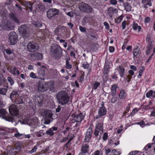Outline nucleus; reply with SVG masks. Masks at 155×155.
<instances>
[{
	"mask_svg": "<svg viewBox=\"0 0 155 155\" xmlns=\"http://www.w3.org/2000/svg\"><path fill=\"white\" fill-rule=\"evenodd\" d=\"M51 54L56 59H59L62 55V50L57 45H54L50 50Z\"/></svg>",
	"mask_w": 155,
	"mask_h": 155,
	"instance_id": "1",
	"label": "nucleus"
},
{
	"mask_svg": "<svg viewBox=\"0 0 155 155\" xmlns=\"http://www.w3.org/2000/svg\"><path fill=\"white\" fill-rule=\"evenodd\" d=\"M57 98L59 104L64 105L69 101V97L68 94L65 91L59 92L57 94Z\"/></svg>",
	"mask_w": 155,
	"mask_h": 155,
	"instance_id": "2",
	"label": "nucleus"
},
{
	"mask_svg": "<svg viewBox=\"0 0 155 155\" xmlns=\"http://www.w3.org/2000/svg\"><path fill=\"white\" fill-rule=\"evenodd\" d=\"M41 115L44 117V123L45 124H49L53 120L52 117L53 114L51 110L48 109L44 110L41 112Z\"/></svg>",
	"mask_w": 155,
	"mask_h": 155,
	"instance_id": "3",
	"label": "nucleus"
},
{
	"mask_svg": "<svg viewBox=\"0 0 155 155\" xmlns=\"http://www.w3.org/2000/svg\"><path fill=\"white\" fill-rule=\"evenodd\" d=\"M19 31L24 38H27L30 35V29L26 25H22L18 28Z\"/></svg>",
	"mask_w": 155,
	"mask_h": 155,
	"instance_id": "4",
	"label": "nucleus"
},
{
	"mask_svg": "<svg viewBox=\"0 0 155 155\" xmlns=\"http://www.w3.org/2000/svg\"><path fill=\"white\" fill-rule=\"evenodd\" d=\"M10 98L12 101L16 104H19L23 102V99L16 91H13L12 92L10 95Z\"/></svg>",
	"mask_w": 155,
	"mask_h": 155,
	"instance_id": "5",
	"label": "nucleus"
},
{
	"mask_svg": "<svg viewBox=\"0 0 155 155\" xmlns=\"http://www.w3.org/2000/svg\"><path fill=\"white\" fill-rule=\"evenodd\" d=\"M78 8L81 11L88 14L91 13L93 10V8L89 5L83 3L80 4Z\"/></svg>",
	"mask_w": 155,
	"mask_h": 155,
	"instance_id": "6",
	"label": "nucleus"
},
{
	"mask_svg": "<svg viewBox=\"0 0 155 155\" xmlns=\"http://www.w3.org/2000/svg\"><path fill=\"white\" fill-rule=\"evenodd\" d=\"M0 26L2 29L7 30H12L14 28L13 24L7 20H2L1 23L0 24Z\"/></svg>",
	"mask_w": 155,
	"mask_h": 155,
	"instance_id": "7",
	"label": "nucleus"
},
{
	"mask_svg": "<svg viewBox=\"0 0 155 155\" xmlns=\"http://www.w3.org/2000/svg\"><path fill=\"white\" fill-rule=\"evenodd\" d=\"M27 47L28 51L30 52H33L39 49L38 45L33 42H28Z\"/></svg>",
	"mask_w": 155,
	"mask_h": 155,
	"instance_id": "8",
	"label": "nucleus"
},
{
	"mask_svg": "<svg viewBox=\"0 0 155 155\" xmlns=\"http://www.w3.org/2000/svg\"><path fill=\"white\" fill-rule=\"evenodd\" d=\"M9 42L11 45H15L16 43L17 36L14 31L11 32L9 34Z\"/></svg>",
	"mask_w": 155,
	"mask_h": 155,
	"instance_id": "9",
	"label": "nucleus"
},
{
	"mask_svg": "<svg viewBox=\"0 0 155 155\" xmlns=\"http://www.w3.org/2000/svg\"><path fill=\"white\" fill-rule=\"evenodd\" d=\"M47 82L43 83L39 81L38 83V91L39 92H43L47 91L48 90V85Z\"/></svg>",
	"mask_w": 155,
	"mask_h": 155,
	"instance_id": "10",
	"label": "nucleus"
},
{
	"mask_svg": "<svg viewBox=\"0 0 155 155\" xmlns=\"http://www.w3.org/2000/svg\"><path fill=\"white\" fill-rule=\"evenodd\" d=\"M59 11L55 8L49 9L47 12V16L49 18H50L59 14Z\"/></svg>",
	"mask_w": 155,
	"mask_h": 155,
	"instance_id": "11",
	"label": "nucleus"
},
{
	"mask_svg": "<svg viewBox=\"0 0 155 155\" xmlns=\"http://www.w3.org/2000/svg\"><path fill=\"white\" fill-rule=\"evenodd\" d=\"M103 123H98L96 125L94 134L96 136H98L99 134H102L103 132Z\"/></svg>",
	"mask_w": 155,
	"mask_h": 155,
	"instance_id": "12",
	"label": "nucleus"
},
{
	"mask_svg": "<svg viewBox=\"0 0 155 155\" xmlns=\"http://www.w3.org/2000/svg\"><path fill=\"white\" fill-rule=\"evenodd\" d=\"M9 111L11 115L13 116H17L19 114L18 108L15 105H12L9 108Z\"/></svg>",
	"mask_w": 155,
	"mask_h": 155,
	"instance_id": "13",
	"label": "nucleus"
},
{
	"mask_svg": "<svg viewBox=\"0 0 155 155\" xmlns=\"http://www.w3.org/2000/svg\"><path fill=\"white\" fill-rule=\"evenodd\" d=\"M30 55L33 60H41L43 58L42 55L38 52L31 54Z\"/></svg>",
	"mask_w": 155,
	"mask_h": 155,
	"instance_id": "14",
	"label": "nucleus"
},
{
	"mask_svg": "<svg viewBox=\"0 0 155 155\" xmlns=\"http://www.w3.org/2000/svg\"><path fill=\"white\" fill-rule=\"evenodd\" d=\"M92 132V129L91 127H89L87 130L85 138V141L86 142L88 141L91 139Z\"/></svg>",
	"mask_w": 155,
	"mask_h": 155,
	"instance_id": "15",
	"label": "nucleus"
},
{
	"mask_svg": "<svg viewBox=\"0 0 155 155\" xmlns=\"http://www.w3.org/2000/svg\"><path fill=\"white\" fill-rule=\"evenodd\" d=\"M74 120L77 122H80L84 119V116L82 113H80L77 115H73Z\"/></svg>",
	"mask_w": 155,
	"mask_h": 155,
	"instance_id": "16",
	"label": "nucleus"
},
{
	"mask_svg": "<svg viewBox=\"0 0 155 155\" xmlns=\"http://www.w3.org/2000/svg\"><path fill=\"white\" fill-rule=\"evenodd\" d=\"M117 12L118 10L116 8H114L112 7H109L107 9V13L111 18L114 14H117Z\"/></svg>",
	"mask_w": 155,
	"mask_h": 155,
	"instance_id": "17",
	"label": "nucleus"
},
{
	"mask_svg": "<svg viewBox=\"0 0 155 155\" xmlns=\"http://www.w3.org/2000/svg\"><path fill=\"white\" fill-rule=\"evenodd\" d=\"M35 102L38 104L39 106H41L43 104V97L42 95L36 97L35 99Z\"/></svg>",
	"mask_w": 155,
	"mask_h": 155,
	"instance_id": "18",
	"label": "nucleus"
},
{
	"mask_svg": "<svg viewBox=\"0 0 155 155\" xmlns=\"http://www.w3.org/2000/svg\"><path fill=\"white\" fill-rule=\"evenodd\" d=\"M58 128L56 127H53L50 128L46 132V134L50 136H52L54 134V131H56L58 130Z\"/></svg>",
	"mask_w": 155,
	"mask_h": 155,
	"instance_id": "19",
	"label": "nucleus"
},
{
	"mask_svg": "<svg viewBox=\"0 0 155 155\" xmlns=\"http://www.w3.org/2000/svg\"><path fill=\"white\" fill-rule=\"evenodd\" d=\"M107 111L104 107H101L98 111L99 116L100 117L105 115L106 114Z\"/></svg>",
	"mask_w": 155,
	"mask_h": 155,
	"instance_id": "20",
	"label": "nucleus"
},
{
	"mask_svg": "<svg viewBox=\"0 0 155 155\" xmlns=\"http://www.w3.org/2000/svg\"><path fill=\"white\" fill-rule=\"evenodd\" d=\"M37 122V120L36 118H33L31 120H28L27 124L29 125L32 126L35 125Z\"/></svg>",
	"mask_w": 155,
	"mask_h": 155,
	"instance_id": "21",
	"label": "nucleus"
},
{
	"mask_svg": "<svg viewBox=\"0 0 155 155\" xmlns=\"http://www.w3.org/2000/svg\"><path fill=\"white\" fill-rule=\"evenodd\" d=\"M63 31V29L62 27L61 26H58L55 30L54 32L55 35L59 36L61 35V32H62Z\"/></svg>",
	"mask_w": 155,
	"mask_h": 155,
	"instance_id": "22",
	"label": "nucleus"
},
{
	"mask_svg": "<svg viewBox=\"0 0 155 155\" xmlns=\"http://www.w3.org/2000/svg\"><path fill=\"white\" fill-rule=\"evenodd\" d=\"M10 17L11 19L13 20L15 22L17 23H19V20L16 15L11 13L10 15Z\"/></svg>",
	"mask_w": 155,
	"mask_h": 155,
	"instance_id": "23",
	"label": "nucleus"
},
{
	"mask_svg": "<svg viewBox=\"0 0 155 155\" xmlns=\"http://www.w3.org/2000/svg\"><path fill=\"white\" fill-rule=\"evenodd\" d=\"M45 70L44 69H41L39 70L38 74L39 75V76L40 77V79L43 80H44V79L42 78H44L45 76Z\"/></svg>",
	"mask_w": 155,
	"mask_h": 155,
	"instance_id": "24",
	"label": "nucleus"
},
{
	"mask_svg": "<svg viewBox=\"0 0 155 155\" xmlns=\"http://www.w3.org/2000/svg\"><path fill=\"white\" fill-rule=\"evenodd\" d=\"M153 48V45L151 43H150L148 45L147 47V51H146V54L147 55H149L151 52V51Z\"/></svg>",
	"mask_w": 155,
	"mask_h": 155,
	"instance_id": "25",
	"label": "nucleus"
},
{
	"mask_svg": "<svg viewBox=\"0 0 155 155\" xmlns=\"http://www.w3.org/2000/svg\"><path fill=\"white\" fill-rule=\"evenodd\" d=\"M146 96L148 98L150 97L155 98V91H153L151 90L150 91L146 94Z\"/></svg>",
	"mask_w": 155,
	"mask_h": 155,
	"instance_id": "26",
	"label": "nucleus"
},
{
	"mask_svg": "<svg viewBox=\"0 0 155 155\" xmlns=\"http://www.w3.org/2000/svg\"><path fill=\"white\" fill-rule=\"evenodd\" d=\"M4 119L9 122H11L12 123H13L15 121L14 117L13 116L10 115L6 116V117H4Z\"/></svg>",
	"mask_w": 155,
	"mask_h": 155,
	"instance_id": "27",
	"label": "nucleus"
},
{
	"mask_svg": "<svg viewBox=\"0 0 155 155\" xmlns=\"http://www.w3.org/2000/svg\"><path fill=\"white\" fill-rule=\"evenodd\" d=\"M124 7V9L127 12H129L131 11V7L130 4L128 2H126L123 5Z\"/></svg>",
	"mask_w": 155,
	"mask_h": 155,
	"instance_id": "28",
	"label": "nucleus"
},
{
	"mask_svg": "<svg viewBox=\"0 0 155 155\" xmlns=\"http://www.w3.org/2000/svg\"><path fill=\"white\" fill-rule=\"evenodd\" d=\"M8 89V87L5 86L4 87L0 88V94L3 95H6V93Z\"/></svg>",
	"mask_w": 155,
	"mask_h": 155,
	"instance_id": "29",
	"label": "nucleus"
},
{
	"mask_svg": "<svg viewBox=\"0 0 155 155\" xmlns=\"http://www.w3.org/2000/svg\"><path fill=\"white\" fill-rule=\"evenodd\" d=\"M140 50L139 48H137L134 49L133 52L134 57L136 58L139 57L140 56Z\"/></svg>",
	"mask_w": 155,
	"mask_h": 155,
	"instance_id": "30",
	"label": "nucleus"
},
{
	"mask_svg": "<svg viewBox=\"0 0 155 155\" xmlns=\"http://www.w3.org/2000/svg\"><path fill=\"white\" fill-rule=\"evenodd\" d=\"M24 5L26 7L29 8L31 12L32 11V4L30 2L28 1H26L24 3Z\"/></svg>",
	"mask_w": 155,
	"mask_h": 155,
	"instance_id": "31",
	"label": "nucleus"
},
{
	"mask_svg": "<svg viewBox=\"0 0 155 155\" xmlns=\"http://www.w3.org/2000/svg\"><path fill=\"white\" fill-rule=\"evenodd\" d=\"M7 113L6 111L4 109H0V117L1 118L4 119V117H6Z\"/></svg>",
	"mask_w": 155,
	"mask_h": 155,
	"instance_id": "32",
	"label": "nucleus"
},
{
	"mask_svg": "<svg viewBox=\"0 0 155 155\" xmlns=\"http://www.w3.org/2000/svg\"><path fill=\"white\" fill-rule=\"evenodd\" d=\"M89 147L87 144L83 145L82 146L81 151L83 153H86L87 152V150Z\"/></svg>",
	"mask_w": 155,
	"mask_h": 155,
	"instance_id": "33",
	"label": "nucleus"
},
{
	"mask_svg": "<svg viewBox=\"0 0 155 155\" xmlns=\"http://www.w3.org/2000/svg\"><path fill=\"white\" fill-rule=\"evenodd\" d=\"M110 69L109 66L108 64L105 65L104 67V75L107 74L109 72Z\"/></svg>",
	"mask_w": 155,
	"mask_h": 155,
	"instance_id": "34",
	"label": "nucleus"
},
{
	"mask_svg": "<svg viewBox=\"0 0 155 155\" xmlns=\"http://www.w3.org/2000/svg\"><path fill=\"white\" fill-rule=\"evenodd\" d=\"M117 87V85L116 84H114L112 87L111 94L112 96H114L115 95L116 93V89Z\"/></svg>",
	"mask_w": 155,
	"mask_h": 155,
	"instance_id": "35",
	"label": "nucleus"
},
{
	"mask_svg": "<svg viewBox=\"0 0 155 155\" xmlns=\"http://www.w3.org/2000/svg\"><path fill=\"white\" fill-rule=\"evenodd\" d=\"M70 58H66L65 60H66V66L65 67L67 69H71L72 67V66L71 64H70V63L68 61V60H70Z\"/></svg>",
	"mask_w": 155,
	"mask_h": 155,
	"instance_id": "36",
	"label": "nucleus"
},
{
	"mask_svg": "<svg viewBox=\"0 0 155 155\" xmlns=\"http://www.w3.org/2000/svg\"><path fill=\"white\" fill-rule=\"evenodd\" d=\"M119 74L121 77H122L124 76V74L125 72V69L122 66L119 67Z\"/></svg>",
	"mask_w": 155,
	"mask_h": 155,
	"instance_id": "37",
	"label": "nucleus"
},
{
	"mask_svg": "<svg viewBox=\"0 0 155 155\" xmlns=\"http://www.w3.org/2000/svg\"><path fill=\"white\" fill-rule=\"evenodd\" d=\"M138 28V31H140L141 29V27L140 26H138V24L134 22H133V28L134 30H136Z\"/></svg>",
	"mask_w": 155,
	"mask_h": 155,
	"instance_id": "38",
	"label": "nucleus"
},
{
	"mask_svg": "<svg viewBox=\"0 0 155 155\" xmlns=\"http://www.w3.org/2000/svg\"><path fill=\"white\" fill-rule=\"evenodd\" d=\"M48 88L50 89V90L51 91H52L54 89V84L51 82H47V84H48Z\"/></svg>",
	"mask_w": 155,
	"mask_h": 155,
	"instance_id": "39",
	"label": "nucleus"
},
{
	"mask_svg": "<svg viewBox=\"0 0 155 155\" xmlns=\"http://www.w3.org/2000/svg\"><path fill=\"white\" fill-rule=\"evenodd\" d=\"M119 96L120 98L124 99L126 97V94L124 91L122 90L121 91Z\"/></svg>",
	"mask_w": 155,
	"mask_h": 155,
	"instance_id": "40",
	"label": "nucleus"
},
{
	"mask_svg": "<svg viewBox=\"0 0 155 155\" xmlns=\"http://www.w3.org/2000/svg\"><path fill=\"white\" fill-rule=\"evenodd\" d=\"M123 18V17L122 16H120L118 17L117 18L115 19V21L116 22L119 23H120Z\"/></svg>",
	"mask_w": 155,
	"mask_h": 155,
	"instance_id": "41",
	"label": "nucleus"
},
{
	"mask_svg": "<svg viewBox=\"0 0 155 155\" xmlns=\"http://www.w3.org/2000/svg\"><path fill=\"white\" fill-rule=\"evenodd\" d=\"M13 71L14 72L13 74L14 75L17 74V75H18L20 74L19 70L15 67L13 68Z\"/></svg>",
	"mask_w": 155,
	"mask_h": 155,
	"instance_id": "42",
	"label": "nucleus"
},
{
	"mask_svg": "<svg viewBox=\"0 0 155 155\" xmlns=\"http://www.w3.org/2000/svg\"><path fill=\"white\" fill-rule=\"evenodd\" d=\"M37 149V147L36 146H35L31 150L28 151V153H34L36 152Z\"/></svg>",
	"mask_w": 155,
	"mask_h": 155,
	"instance_id": "43",
	"label": "nucleus"
},
{
	"mask_svg": "<svg viewBox=\"0 0 155 155\" xmlns=\"http://www.w3.org/2000/svg\"><path fill=\"white\" fill-rule=\"evenodd\" d=\"M152 5V3L150 1H147L146 3H145L143 5V7L145 8H147L148 7L147 5H149V6H151Z\"/></svg>",
	"mask_w": 155,
	"mask_h": 155,
	"instance_id": "44",
	"label": "nucleus"
},
{
	"mask_svg": "<svg viewBox=\"0 0 155 155\" xmlns=\"http://www.w3.org/2000/svg\"><path fill=\"white\" fill-rule=\"evenodd\" d=\"M5 78H4L2 74L0 75V85H1L2 83L5 82Z\"/></svg>",
	"mask_w": 155,
	"mask_h": 155,
	"instance_id": "45",
	"label": "nucleus"
},
{
	"mask_svg": "<svg viewBox=\"0 0 155 155\" xmlns=\"http://www.w3.org/2000/svg\"><path fill=\"white\" fill-rule=\"evenodd\" d=\"M34 25L36 27L40 28L41 27L42 25V23L40 22H35L34 23Z\"/></svg>",
	"mask_w": 155,
	"mask_h": 155,
	"instance_id": "46",
	"label": "nucleus"
},
{
	"mask_svg": "<svg viewBox=\"0 0 155 155\" xmlns=\"http://www.w3.org/2000/svg\"><path fill=\"white\" fill-rule=\"evenodd\" d=\"M90 36L92 38V39L93 40L94 39H97V37L96 34H94L93 33L91 34H90Z\"/></svg>",
	"mask_w": 155,
	"mask_h": 155,
	"instance_id": "47",
	"label": "nucleus"
},
{
	"mask_svg": "<svg viewBox=\"0 0 155 155\" xmlns=\"http://www.w3.org/2000/svg\"><path fill=\"white\" fill-rule=\"evenodd\" d=\"M100 83L99 82H96L94 84L93 88L94 89H96L97 87L100 86Z\"/></svg>",
	"mask_w": 155,
	"mask_h": 155,
	"instance_id": "48",
	"label": "nucleus"
},
{
	"mask_svg": "<svg viewBox=\"0 0 155 155\" xmlns=\"http://www.w3.org/2000/svg\"><path fill=\"white\" fill-rule=\"evenodd\" d=\"M8 81L10 82L11 85H12L14 84V82L13 80L10 77H8Z\"/></svg>",
	"mask_w": 155,
	"mask_h": 155,
	"instance_id": "49",
	"label": "nucleus"
},
{
	"mask_svg": "<svg viewBox=\"0 0 155 155\" xmlns=\"http://www.w3.org/2000/svg\"><path fill=\"white\" fill-rule=\"evenodd\" d=\"M144 70V67H142V68L140 69L139 71V76L141 77L142 75V74Z\"/></svg>",
	"mask_w": 155,
	"mask_h": 155,
	"instance_id": "50",
	"label": "nucleus"
},
{
	"mask_svg": "<svg viewBox=\"0 0 155 155\" xmlns=\"http://www.w3.org/2000/svg\"><path fill=\"white\" fill-rule=\"evenodd\" d=\"M5 51L6 53L8 54H10L13 53V50H11L9 49H6Z\"/></svg>",
	"mask_w": 155,
	"mask_h": 155,
	"instance_id": "51",
	"label": "nucleus"
},
{
	"mask_svg": "<svg viewBox=\"0 0 155 155\" xmlns=\"http://www.w3.org/2000/svg\"><path fill=\"white\" fill-rule=\"evenodd\" d=\"M79 27V29L81 32H86V29L85 28L81 26H80Z\"/></svg>",
	"mask_w": 155,
	"mask_h": 155,
	"instance_id": "52",
	"label": "nucleus"
},
{
	"mask_svg": "<svg viewBox=\"0 0 155 155\" xmlns=\"http://www.w3.org/2000/svg\"><path fill=\"white\" fill-rule=\"evenodd\" d=\"M117 97H113L111 99V103H115L117 101Z\"/></svg>",
	"mask_w": 155,
	"mask_h": 155,
	"instance_id": "53",
	"label": "nucleus"
},
{
	"mask_svg": "<svg viewBox=\"0 0 155 155\" xmlns=\"http://www.w3.org/2000/svg\"><path fill=\"white\" fill-rule=\"evenodd\" d=\"M89 66V64L87 62L84 63L83 64V67L85 69L87 68Z\"/></svg>",
	"mask_w": 155,
	"mask_h": 155,
	"instance_id": "54",
	"label": "nucleus"
},
{
	"mask_svg": "<svg viewBox=\"0 0 155 155\" xmlns=\"http://www.w3.org/2000/svg\"><path fill=\"white\" fill-rule=\"evenodd\" d=\"M30 77L33 78H37V77L36 76L35 74L33 72H31L30 74Z\"/></svg>",
	"mask_w": 155,
	"mask_h": 155,
	"instance_id": "55",
	"label": "nucleus"
},
{
	"mask_svg": "<svg viewBox=\"0 0 155 155\" xmlns=\"http://www.w3.org/2000/svg\"><path fill=\"white\" fill-rule=\"evenodd\" d=\"M107 137H108L107 134V133H104V136H103V139L104 140H105L107 139Z\"/></svg>",
	"mask_w": 155,
	"mask_h": 155,
	"instance_id": "56",
	"label": "nucleus"
},
{
	"mask_svg": "<svg viewBox=\"0 0 155 155\" xmlns=\"http://www.w3.org/2000/svg\"><path fill=\"white\" fill-rule=\"evenodd\" d=\"M104 25L105 26L106 29L108 30L109 29V24L106 22H104Z\"/></svg>",
	"mask_w": 155,
	"mask_h": 155,
	"instance_id": "57",
	"label": "nucleus"
},
{
	"mask_svg": "<svg viewBox=\"0 0 155 155\" xmlns=\"http://www.w3.org/2000/svg\"><path fill=\"white\" fill-rule=\"evenodd\" d=\"M126 21H124L122 23V28L124 29L126 28Z\"/></svg>",
	"mask_w": 155,
	"mask_h": 155,
	"instance_id": "58",
	"label": "nucleus"
},
{
	"mask_svg": "<svg viewBox=\"0 0 155 155\" xmlns=\"http://www.w3.org/2000/svg\"><path fill=\"white\" fill-rule=\"evenodd\" d=\"M150 20V18L149 17H146L144 19V22L146 23L149 22Z\"/></svg>",
	"mask_w": 155,
	"mask_h": 155,
	"instance_id": "59",
	"label": "nucleus"
},
{
	"mask_svg": "<svg viewBox=\"0 0 155 155\" xmlns=\"http://www.w3.org/2000/svg\"><path fill=\"white\" fill-rule=\"evenodd\" d=\"M68 137L64 138L63 139L61 140L60 141V142L61 143L65 142L68 140Z\"/></svg>",
	"mask_w": 155,
	"mask_h": 155,
	"instance_id": "60",
	"label": "nucleus"
},
{
	"mask_svg": "<svg viewBox=\"0 0 155 155\" xmlns=\"http://www.w3.org/2000/svg\"><path fill=\"white\" fill-rule=\"evenodd\" d=\"M139 152V151H131L130 153L129 154L130 155H135V154L138 153Z\"/></svg>",
	"mask_w": 155,
	"mask_h": 155,
	"instance_id": "61",
	"label": "nucleus"
},
{
	"mask_svg": "<svg viewBox=\"0 0 155 155\" xmlns=\"http://www.w3.org/2000/svg\"><path fill=\"white\" fill-rule=\"evenodd\" d=\"M110 2L112 4L116 5L117 3V1L116 0H111Z\"/></svg>",
	"mask_w": 155,
	"mask_h": 155,
	"instance_id": "62",
	"label": "nucleus"
},
{
	"mask_svg": "<svg viewBox=\"0 0 155 155\" xmlns=\"http://www.w3.org/2000/svg\"><path fill=\"white\" fill-rule=\"evenodd\" d=\"M67 14L69 16L71 17H72L73 16V13L71 12L67 13Z\"/></svg>",
	"mask_w": 155,
	"mask_h": 155,
	"instance_id": "63",
	"label": "nucleus"
},
{
	"mask_svg": "<svg viewBox=\"0 0 155 155\" xmlns=\"http://www.w3.org/2000/svg\"><path fill=\"white\" fill-rule=\"evenodd\" d=\"M109 50L110 52H112L114 51V48L113 47L111 46L109 47Z\"/></svg>",
	"mask_w": 155,
	"mask_h": 155,
	"instance_id": "64",
	"label": "nucleus"
}]
</instances>
